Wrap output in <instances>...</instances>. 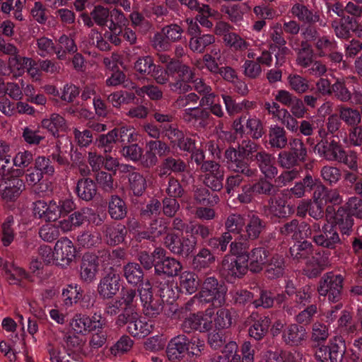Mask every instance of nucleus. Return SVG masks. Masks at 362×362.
<instances>
[{"label": "nucleus", "mask_w": 362, "mask_h": 362, "mask_svg": "<svg viewBox=\"0 0 362 362\" xmlns=\"http://www.w3.org/2000/svg\"><path fill=\"white\" fill-rule=\"evenodd\" d=\"M259 145L250 139H244L237 148L230 146L224 152L228 169L234 173H241L246 177H254L257 170L252 168L248 158L253 160Z\"/></svg>", "instance_id": "nucleus-1"}, {"label": "nucleus", "mask_w": 362, "mask_h": 362, "mask_svg": "<svg viewBox=\"0 0 362 362\" xmlns=\"http://www.w3.org/2000/svg\"><path fill=\"white\" fill-rule=\"evenodd\" d=\"M312 298L310 286L297 288L291 279L286 281L284 291L276 296V304L288 315L296 314L298 310L310 303Z\"/></svg>", "instance_id": "nucleus-2"}, {"label": "nucleus", "mask_w": 362, "mask_h": 362, "mask_svg": "<svg viewBox=\"0 0 362 362\" xmlns=\"http://www.w3.org/2000/svg\"><path fill=\"white\" fill-rule=\"evenodd\" d=\"M352 216L362 218V197L353 196L349 197L346 203L339 207L334 219L336 225L342 234L349 235L352 231L354 219Z\"/></svg>", "instance_id": "nucleus-3"}, {"label": "nucleus", "mask_w": 362, "mask_h": 362, "mask_svg": "<svg viewBox=\"0 0 362 362\" xmlns=\"http://www.w3.org/2000/svg\"><path fill=\"white\" fill-rule=\"evenodd\" d=\"M167 70L171 75L177 74V79L173 82H170L168 86L174 93L179 94L189 92L192 89L189 84L193 81L195 77V69L183 63L180 60L171 62L169 66H166Z\"/></svg>", "instance_id": "nucleus-4"}, {"label": "nucleus", "mask_w": 362, "mask_h": 362, "mask_svg": "<svg viewBox=\"0 0 362 362\" xmlns=\"http://www.w3.org/2000/svg\"><path fill=\"white\" fill-rule=\"evenodd\" d=\"M227 287L215 276H206L201 284L198 296L204 303L222 306L226 302Z\"/></svg>", "instance_id": "nucleus-5"}, {"label": "nucleus", "mask_w": 362, "mask_h": 362, "mask_svg": "<svg viewBox=\"0 0 362 362\" xmlns=\"http://www.w3.org/2000/svg\"><path fill=\"white\" fill-rule=\"evenodd\" d=\"M320 158L329 161L343 163L356 153L353 150L346 151L339 141L336 139H321L314 147Z\"/></svg>", "instance_id": "nucleus-6"}, {"label": "nucleus", "mask_w": 362, "mask_h": 362, "mask_svg": "<svg viewBox=\"0 0 362 362\" xmlns=\"http://www.w3.org/2000/svg\"><path fill=\"white\" fill-rule=\"evenodd\" d=\"M344 277L341 274L327 272L319 281L317 291L320 296H327L330 302L337 303L341 298Z\"/></svg>", "instance_id": "nucleus-7"}, {"label": "nucleus", "mask_w": 362, "mask_h": 362, "mask_svg": "<svg viewBox=\"0 0 362 362\" xmlns=\"http://www.w3.org/2000/svg\"><path fill=\"white\" fill-rule=\"evenodd\" d=\"M115 325L118 327L127 326V332L134 337L144 338L148 335L153 329L152 325L142 321L138 313L118 315Z\"/></svg>", "instance_id": "nucleus-8"}, {"label": "nucleus", "mask_w": 362, "mask_h": 362, "mask_svg": "<svg viewBox=\"0 0 362 362\" xmlns=\"http://www.w3.org/2000/svg\"><path fill=\"white\" fill-rule=\"evenodd\" d=\"M248 261L247 254L239 255L230 261L225 257L221 263L220 274L227 281L241 278L248 270Z\"/></svg>", "instance_id": "nucleus-9"}, {"label": "nucleus", "mask_w": 362, "mask_h": 362, "mask_svg": "<svg viewBox=\"0 0 362 362\" xmlns=\"http://www.w3.org/2000/svg\"><path fill=\"white\" fill-rule=\"evenodd\" d=\"M137 291L143 305V313L146 316L156 317L161 313L163 305L160 300L153 298V288L149 280H146Z\"/></svg>", "instance_id": "nucleus-10"}, {"label": "nucleus", "mask_w": 362, "mask_h": 362, "mask_svg": "<svg viewBox=\"0 0 362 362\" xmlns=\"http://www.w3.org/2000/svg\"><path fill=\"white\" fill-rule=\"evenodd\" d=\"M134 131L132 129L127 127H122L119 129H113L106 134H100L96 139L95 144L100 148L103 149L105 153H110L115 145L119 136L121 141H124V136H127V141H133Z\"/></svg>", "instance_id": "nucleus-11"}, {"label": "nucleus", "mask_w": 362, "mask_h": 362, "mask_svg": "<svg viewBox=\"0 0 362 362\" xmlns=\"http://www.w3.org/2000/svg\"><path fill=\"white\" fill-rule=\"evenodd\" d=\"M162 132L168 139L170 145L182 151H189L193 148V139L186 137L184 132L175 125L165 124L161 127Z\"/></svg>", "instance_id": "nucleus-12"}, {"label": "nucleus", "mask_w": 362, "mask_h": 362, "mask_svg": "<svg viewBox=\"0 0 362 362\" xmlns=\"http://www.w3.org/2000/svg\"><path fill=\"white\" fill-rule=\"evenodd\" d=\"M313 241L320 247L335 250L342 244L339 234L334 225L325 223L322 226V233L313 237Z\"/></svg>", "instance_id": "nucleus-13"}, {"label": "nucleus", "mask_w": 362, "mask_h": 362, "mask_svg": "<svg viewBox=\"0 0 362 362\" xmlns=\"http://www.w3.org/2000/svg\"><path fill=\"white\" fill-rule=\"evenodd\" d=\"M100 231L104 242L109 246H116L123 243L127 233L126 226L117 223L103 224Z\"/></svg>", "instance_id": "nucleus-14"}, {"label": "nucleus", "mask_w": 362, "mask_h": 362, "mask_svg": "<svg viewBox=\"0 0 362 362\" xmlns=\"http://www.w3.org/2000/svg\"><path fill=\"white\" fill-rule=\"evenodd\" d=\"M308 337L307 330L303 325L292 323L284 327L281 339L289 346H299L306 341Z\"/></svg>", "instance_id": "nucleus-15"}, {"label": "nucleus", "mask_w": 362, "mask_h": 362, "mask_svg": "<svg viewBox=\"0 0 362 362\" xmlns=\"http://www.w3.org/2000/svg\"><path fill=\"white\" fill-rule=\"evenodd\" d=\"M247 217L241 238L244 240H257L266 230L267 222L254 214H248Z\"/></svg>", "instance_id": "nucleus-16"}, {"label": "nucleus", "mask_w": 362, "mask_h": 362, "mask_svg": "<svg viewBox=\"0 0 362 362\" xmlns=\"http://www.w3.org/2000/svg\"><path fill=\"white\" fill-rule=\"evenodd\" d=\"M119 275L115 272H108L98 285L97 291L103 299L112 298L119 290Z\"/></svg>", "instance_id": "nucleus-17"}, {"label": "nucleus", "mask_w": 362, "mask_h": 362, "mask_svg": "<svg viewBox=\"0 0 362 362\" xmlns=\"http://www.w3.org/2000/svg\"><path fill=\"white\" fill-rule=\"evenodd\" d=\"M188 345V337L185 334H179L171 339L166 349L168 359L173 362L182 361L187 353Z\"/></svg>", "instance_id": "nucleus-18"}, {"label": "nucleus", "mask_w": 362, "mask_h": 362, "mask_svg": "<svg viewBox=\"0 0 362 362\" xmlns=\"http://www.w3.org/2000/svg\"><path fill=\"white\" fill-rule=\"evenodd\" d=\"M253 160L256 163L262 174L272 180L278 175V168L275 165V158L272 154L262 150L255 155Z\"/></svg>", "instance_id": "nucleus-19"}, {"label": "nucleus", "mask_w": 362, "mask_h": 362, "mask_svg": "<svg viewBox=\"0 0 362 362\" xmlns=\"http://www.w3.org/2000/svg\"><path fill=\"white\" fill-rule=\"evenodd\" d=\"M99 257V255L90 253L83 255L80 267V276L83 281L90 283L95 279L98 272Z\"/></svg>", "instance_id": "nucleus-20"}, {"label": "nucleus", "mask_w": 362, "mask_h": 362, "mask_svg": "<svg viewBox=\"0 0 362 362\" xmlns=\"http://www.w3.org/2000/svg\"><path fill=\"white\" fill-rule=\"evenodd\" d=\"M342 164L349 169L343 171L344 180L350 185H354V191L356 194L360 196V192L357 191V186L360 187L362 183V179H361V174L358 172V155L356 152L352 156L351 155Z\"/></svg>", "instance_id": "nucleus-21"}, {"label": "nucleus", "mask_w": 362, "mask_h": 362, "mask_svg": "<svg viewBox=\"0 0 362 362\" xmlns=\"http://www.w3.org/2000/svg\"><path fill=\"white\" fill-rule=\"evenodd\" d=\"M211 114L206 108L194 107L185 109L182 118L187 123L194 125L197 123V127L204 129L209 124L208 120Z\"/></svg>", "instance_id": "nucleus-22"}, {"label": "nucleus", "mask_w": 362, "mask_h": 362, "mask_svg": "<svg viewBox=\"0 0 362 362\" xmlns=\"http://www.w3.org/2000/svg\"><path fill=\"white\" fill-rule=\"evenodd\" d=\"M356 20L348 16L332 21L331 27L338 38L347 40L351 37V32L356 34Z\"/></svg>", "instance_id": "nucleus-23"}, {"label": "nucleus", "mask_w": 362, "mask_h": 362, "mask_svg": "<svg viewBox=\"0 0 362 362\" xmlns=\"http://www.w3.org/2000/svg\"><path fill=\"white\" fill-rule=\"evenodd\" d=\"M211 328V322L204 319L200 313L192 314L185 318L182 325L181 329L185 333H190L193 331L205 332Z\"/></svg>", "instance_id": "nucleus-24"}, {"label": "nucleus", "mask_w": 362, "mask_h": 362, "mask_svg": "<svg viewBox=\"0 0 362 362\" xmlns=\"http://www.w3.org/2000/svg\"><path fill=\"white\" fill-rule=\"evenodd\" d=\"M286 199L275 192L274 195H271L269 197L267 204L263 206V212L267 216L286 217Z\"/></svg>", "instance_id": "nucleus-25"}, {"label": "nucleus", "mask_w": 362, "mask_h": 362, "mask_svg": "<svg viewBox=\"0 0 362 362\" xmlns=\"http://www.w3.org/2000/svg\"><path fill=\"white\" fill-rule=\"evenodd\" d=\"M291 13L299 21L307 25H314L322 21L318 11L310 9L303 4H295L291 9Z\"/></svg>", "instance_id": "nucleus-26"}, {"label": "nucleus", "mask_w": 362, "mask_h": 362, "mask_svg": "<svg viewBox=\"0 0 362 362\" xmlns=\"http://www.w3.org/2000/svg\"><path fill=\"white\" fill-rule=\"evenodd\" d=\"M56 261L69 264L75 257L76 248L68 238L58 240L54 247Z\"/></svg>", "instance_id": "nucleus-27"}, {"label": "nucleus", "mask_w": 362, "mask_h": 362, "mask_svg": "<svg viewBox=\"0 0 362 362\" xmlns=\"http://www.w3.org/2000/svg\"><path fill=\"white\" fill-rule=\"evenodd\" d=\"M182 269L180 262L170 257L157 261L154 265L156 274L165 275L169 277L177 276Z\"/></svg>", "instance_id": "nucleus-28"}, {"label": "nucleus", "mask_w": 362, "mask_h": 362, "mask_svg": "<svg viewBox=\"0 0 362 362\" xmlns=\"http://www.w3.org/2000/svg\"><path fill=\"white\" fill-rule=\"evenodd\" d=\"M247 256L249 257L248 269L252 273H259L266 264L269 252L264 247H255Z\"/></svg>", "instance_id": "nucleus-29"}, {"label": "nucleus", "mask_w": 362, "mask_h": 362, "mask_svg": "<svg viewBox=\"0 0 362 362\" xmlns=\"http://www.w3.org/2000/svg\"><path fill=\"white\" fill-rule=\"evenodd\" d=\"M75 192L81 199L91 201L97 194L96 184L91 178H81L76 182Z\"/></svg>", "instance_id": "nucleus-30"}, {"label": "nucleus", "mask_w": 362, "mask_h": 362, "mask_svg": "<svg viewBox=\"0 0 362 362\" xmlns=\"http://www.w3.org/2000/svg\"><path fill=\"white\" fill-rule=\"evenodd\" d=\"M191 83L193 84L194 90L202 95V98L199 100V106L209 105L214 102L216 95L212 92L211 87L206 84L204 79L194 77L193 81H191Z\"/></svg>", "instance_id": "nucleus-31"}, {"label": "nucleus", "mask_w": 362, "mask_h": 362, "mask_svg": "<svg viewBox=\"0 0 362 362\" xmlns=\"http://www.w3.org/2000/svg\"><path fill=\"white\" fill-rule=\"evenodd\" d=\"M215 260L216 257L211 250L203 247L193 257L192 267L194 271L200 272L209 268Z\"/></svg>", "instance_id": "nucleus-32"}, {"label": "nucleus", "mask_w": 362, "mask_h": 362, "mask_svg": "<svg viewBox=\"0 0 362 362\" xmlns=\"http://www.w3.org/2000/svg\"><path fill=\"white\" fill-rule=\"evenodd\" d=\"M286 268L285 260L282 255H274L266 265L265 274L269 279H276L283 276Z\"/></svg>", "instance_id": "nucleus-33"}, {"label": "nucleus", "mask_w": 362, "mask_h": 362, "mask_svg": "<svg viewBox=\"0 0 362 362\" xmlns=\"http://www.w3.org/2000/svg\"><path fill=\"white\" fill-rule=\"evenodd\" d=\"M268 142L271 148L278 150L285 148L288 144V139L285 129L278 125L269 127Z\"/></svg>", "instance_id": "nucleus-34"}, {"label": "nucleus", "mask_w": 362, "mask_h": 362, "mask_svg": "<svg viewBox=\"0 0 362 362\" xmlns=\"http://www.w3.org/2000/svg\"><path fill=\"white\" fill-rule=\"evenodd\" d=\"M123 276L129 284L140 285L144 280V272L140 264L136 262H129L122 268Z\"/></svg>", "instance_id": "nucleus-35"}, {"label": "nucleus", "mask_w": 362, "mask_h": 362, "mask_svg": "<svg viewBox=\"0 0 362 362\" xmlns=\"http://www.w3.org/2000/svg\"><path fill=\"white\" fill-rule=\"evenodd\" d=\"M6 186L2 191L1 197L6 201H12L20 196L25 189L24 182L18 177H12L6 182Z\"/></svg>", "instance_id": "nucleus-36"}, {"label": "nucleus", "mask_w": 362, "mask_h": 362, "mask_svg": "<svg viewBox=\"0 0 362 362\" xmlns=\"http://www.w3.org/2000/svg\"><path fill=\"white\" fill-rule=\"evenodd\" d=\"M314 246L308 240L297 241L289 249L291 257L297 261L308 259L313 255Z\"/></svg>", "instance_id": "nucleus-37"}, {"label": "nucleus", "mask_w": 362, "mask_h": 362, "mask_svg": "<svg viewBox=\"0 0 362 362\" xmlns=\"http://www.w3.org/2000/svg\"><path fill=\"white\" fill-rule=\"evenodd\" d=\"M269 37L272 42V43L269 46V50L274 52L276 49V47H281V52H286V40L284 36L281 24L279 23L274 24L271 27V30L269 33Z\"/></svg>", "instance_id": "nucleus-38"}, {"label": "nucleus", "mask_w": 362, "mask_h": 362, "mask_svg": "<svg viewBox=\"0 0 362 362\" xmlns=\"http://www.w3.org/2000/svg\"><path fill=\"white\" fill-rule=\"evenodd\" d=\"M339 116L349 127L358 126L361 122V115L358 110L345 105H339L338 107Z\"/></svg>", "instance_id": "nucleus-39"}, {"label": "nucleus", "mask_w": 362, "mask_h": 362, "mask_svg": "<svg viewBox=\"0 0 362 362\" xmlns=\"http://www.w3.org/2000/svg\"><path fill=\"white\" fill-rule=\"evenodd\" d=\"M270 324V318L266 316L255 320L248 329L250 337L257 341L262 339L266 336Z\"/></svg>", "instance_id": "nucleus-40"}, {"label": "nucleus", "mask_w": 362, "mask_h": 362, "mask_svg": "<svg viewBox=\"0 0 362 362\" xmlns=\"http://www.w3.org/2000/svg\"><path fill=\"white\" fill-rule=\"evenodd\" d=\"M215 42V37L211 34L199 35L191 37L189 40V47L193 52L199 54L204 53L206 48Z\"/></svg>", "instance_id": "nucleus-41"}, {"label": "nucleus", "mask_w": 362, "mask_h": 362, "mask_svg": "<svg viewBox=\"0 0 362 362\" xmlns=\"http://www.w3.org/2000/svg\"><path fill=\"white\" fill-rule=\"evenodd\" d=\"M186 163L180 158L168 156L163 159L161 163L162 175L174 173H182L187 170Z\"/></svg>", "instance_id": "nucleus-42"}, {"label": "nucleus", "mask_w": 362, "mask_h": 362, "mask_svg": "<svg viewBox=\"0 0 362 362\" xmlns=\"http://www.w3.org/2000/svg\"><path fill=\"white\" fill-rule=\"evenodd\" d=\"M41 125L47 129L54 136H59V131L66 129V121L58 114H52L49 118L42 119Z\"/></svg>", "instance_id": "nucleus-43"}, {"label": "nucleus", "mask_w": 362, "mask_h": 362, "mask_svg": "<svg viewBox=\"0 0 362 362\" xmlns=\"http://www.w3.org/2000/svg\"><path fill=\"white\" fill-rule=\"evenodd\" d=\"M122 305L124 303V307L122 313L119 315L131 314L137 313L136 307V291L130 288H123L121 290Z\"/></svg>", "instance_id": "nucleus-44"}, {"label": "nucleus", "mask_w": 362, "mask_h": 362, "mask_svg": "<svg viewBox=\"0 0 362 362\" xmlns=\"http://www.w3.org/2000/svg\"><path fill=\"white\" fill-rule=\"evenodd\" d=\"M179 280L180 288L189 294L195 293L200 284L197 275L189 271L183 272Z\"/></svg>", "instance_id": "nucleus-45"}, {"label": "nucleus", "mask_w": 362, "mask_h": 362, "mask_svg": "<svg viewBox=\"0 0 362 362\" xmlns=\"http://www.w3.org/2000/svg\"><path fill=\"white\" fill-rule=\"evenodd\" d=\"M269 180V178L263 176L252 183L256 196L269 197L271 195H274L275 192L278 191L276 186Z\"/></svg>", "instance_id": "nucleus-46"}, {"label": "nucleus", "mask_w": 362, "mask_h": 362, "mask_svg": "<svg viewBox=\"0 0 362 362\" xmlns=\"http://www.w3.org/2000/svg\"><path fill=\"white\" fill-rule=\"evenodd\" d=\"M245 224V216L238 213L229 214L224 223L226 232H229L230 234H240V235L243 234Z\"/></svg>", "instance_id": "nucleus-47"}, {"label": "nucleus", "mask_w": 362, "mask_h": 362, "mask_svg": "<svg viewBox=\"0 0 362 362\" xmlns=\"http://www.w3.org/2000/svg\"><path fill=\"white\" fill-rule=\"evenodd\" d=\"M108 213L112 219H123L127 213L125 202L117 195L112 196L108 204Z\"/></svg>", "instance_id": "nucleus-48"}, {"label": "nucleus", "mask_w": 362, "mask_h": 362, "mask_svg": "<svg viewBox=\"0 0 362 362\" xmlns=\"http://www.w3.org/2000/svg\"><path fill=\"white\" fill-rule=\"evenodd\" d=\"M129 189L135 197H141L146 192L147 183L145 177L138 172L130 173L128 177Z\"/></svg>", "instance_id": "nucleus-49"}, {"label": "nucleus", "mask_w": 362, "mask_h": 362, "mask_svg": "<svg viewBox=\"0 0 362 362\" xmlns=\"http://www.w3.org/2000/svg\"><path fill=\"white\" fill-rule=\"evenodd\" d=\"M156 64L152 56L146 55L137 58L134 64L135 71L143 76H150L155 69Z\"/></svg>", "instance_id": "nucleus-50"}, {"label": "nucleus", "mask_w": 362, "mask_h": 362, "mask_svg": "<svg viewBox=\"0 0 362 362\" xmlns=\"http://www.w3.org/2000/svg\"><path fill=\"white\" fill-rule=\"evenodd\" d=\"M100 258L103 262H107V264L117 265L125 259L126 252L123 248L117 247L111 251L108 250H100L98 252Z\"/></svg>", "instance_id": "nucleus-51"}, {"label": "nucleus", "mask_w": 362, "mask_h": 362, "mask_svg": "<svg viewBox=\"0 0 362 362\" xmlns=\"http://www.w3.org/2000/svg\"><path fill=\"white\" fill-rule=\"evenodd\" d=\"M194 199L204 206H214L220 199L216 193H211L206 187L197 188L194 193Z\"/></svg>", "instance_id": "nucleus-52"}, {"label": "nucleus", "mask_w": 362, "mask_h": 362, "mask_svg": "<svg viewBox=\"0 0 362 362\" xmlns=\"http://www.w3.org/2000/svg\"><path fill=\"white\" fill-rule=\"evenodd\" d=\"M233 320V310L226 308L218 309L214 319L215 327L218 329L229 328Z\"/></svg>", "instance_id": "nucleus-53"}, {"label": "nucleus", "mask_w": 362, "mask_h": 362, "mask_svg": "<svg viewBox=\"0 0 362 362\" xmlns=\"http://www.w3.org/2000/svg\"><path fill=\"white\" fill-rule=\"evenodd\" d=\"M314 47L320 57H325L329 51L334 50L337 47V42L327 35H322L317 38Z\"/></svg>", "instance_id": "nucleus-54"}, {"label": "nucleus", "mask_w": 362, "mask_h": 362, "mask_svg": "<svg viewBox=\"0 0 362 362\" xmlns=\"http://www.w3.org/2000/svg\"><path fill=\"white\" fill-rule=\"evenodd\" d=\"M77 242L80 247L91 248L101 243L102 236L98 232L85 231L78 236Z\"/></svg>", "instance_id": "nucleus-55"}, {"label": "nucleus", "mask_w": 362, "mask_h": 362, "mask_svg": "<svg viewBox=\"0 0 362 362\" xmlns=\"http://www.w3.org/2000/svg\"><path fill=\"white\" fill-rule=\"evenodd\" d=\"M329 252L321 250L316 252L313 256V261L316 263L317 267L312 270V274L317 276L321 274L327 267L330 266Z\"/></svg>", "instance_id": "nucleus-56"}, {"label": "nucleus", "mask_w": 362, "mask_h": 362, "mask_svg": "<svg viewBox=\"0 0 362 362\" xmlns=\"http://www.w3.org/2000/svg\"><path fill=\"white\" fill-rule=\"evenodd\" d=\"M287 81L291 89L296 93L303 94L310 89L308 81L300 75L290 74Z\"/></svg>", "instance_id": "nucleus-57"}, {"label": "nucleus", "mask_w": 362, "mask_h": 362, "mask_svg": "<svg viewBox=\"0 0 362 362\" xmlns=\"http://www.w3.org/2000/svg\"><path fill=\"white\" fill-rule=\"evenodd\" d=\"M320 175L325 182L333 186L341 180V172L337 167L325 165L321 168Z\"/></svg>", "instance_id": "nucleus-58"}, {"label": "nucleus", "mask_w": 362, "mask_h": 362, "mask_svg": "<svg viewBox=\"0 0 362 362\" xmlns=\"http://www.w3.org/2000/svg\"><path fill=\"white\" fill-rule=\"evenodd\" d=\"M247 134L253 139H260L264 134V127L262 121L254 116L246 119Z\"/></svg>", "instance_id": "nucleus-59"}, {"label": "nucleus", "mask_w": 362, "mask_h": 362, "mask_svg": "<svg viewBox=\"0 0 362 362\" xmlns=\"http://www.w3.org/2000/svg\"><path fill=\"white\" fill-rule=\"evenodd\" d=\"M289 151L298 159L300 163L306 161L308 155V149L305 144L300 139L295 138L289 143Z\"/></svg>", "instance_id": "nucleus-60"}, {"label": "nucleus", "mask_w": 362, "mask_h": 362, "mask_svg": "<svg viewBox=\"0 0 362 362\" xmlns=\"http://www.w3.org/2000/svg\"><path fill=\"white\" fill-rule=\"evenodd\" d=\"M162 31L166 35L170 44L179 42L184 38V28L177 23H171L164 26Z\"/></svg>", "instance_id": "nucleus-61"}, {"label": "nucleus", "mask_w": 362, "mask_h": 362, "mask_svg": "<svg viewBox=\"0 0 362 362\" xmlns=\"http://www.w3.org/2000/svg\"><path fill=\"white\" fill-rule=\"evenodd\" d=\"M332 95L342 103H347L352 98L351 92L346 87L345 82L339 79L333 83Z\"/></svg>", "instance_id": "nucleus-62"}, {"label": "nucleus", "mask_w": 362, "mask_h": 362, "mask_svg": "<svg viewBox=\"0 0 362 362\" xmlns=\"http://www.w3.org/2000/svg\"><path fill=\"white\" fill-rule=\"evenodd\" d=\"M151 47L158 52H165L170 50L171 44L164 33L156 32L150 40Z\"/></svg>", "instance_id": "nucleus-63"}, {"label": "nucleus", "mask_w": 362, "mask_h": 362, "mask_svg": "<svg viewBox=\"0 0 362 362\" xmlns=\"http://www.w3.org/2000/svg\"><path fill=\"white\" fill-rule=\"evenodd\" d=\"M196 245L197 240L195 238H189L187 236H182L175 255L184 258L189 257L194 254Z\"/></svg>", "instance_id": "nucleus-64"}]
</instances>
